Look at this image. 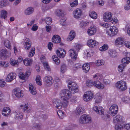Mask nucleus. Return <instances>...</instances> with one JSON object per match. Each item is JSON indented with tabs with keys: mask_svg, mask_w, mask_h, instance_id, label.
<instances>
[{
	"mask_svg": "<svg viewBox=\"0 0 130 130\" xmlns=\"http://www.w3.org/2000/svg\"><path fill=\"white\" fill-rule=\"evenodd\" d=\"M32 42L30 39L28 38H26L24 41V46L25 49L28 50L31 46Z\"/></svg>",
	"mask_w": 130,
	"mask_h": 130,
	"instance_id": "nucleus-16",
	"label": "nucleus"
},
{
	"mask_svg": "<svg viewBox=\"0 0 130 130\" xmlns=\"http://www.w3.org/2000/svg\"><path fill=\"white\" fill-rule=\"evenodd\" d=\"M37 83L39 85H42L41 82V81L40 77L39 76H37L36 78V79Z\"/></svg>",
	"mask_w": 130,
	"mask_h": 130,
	"instance_id": "nucleus-49",
	"label": "nucleus"
},
{
	"mask_svg": "<svg viewBox=\"0 0 130 130\" xmlns=\"http://www.w3.org/2000/svg\"><path fill=\"white\" fill-rule=\"evenodd\" d=\"M6 83L4 80H0V87H4Z\"/></svg>",
	"mask_w": 130,
	"mask_h": 130,
	"instance_id": "nucleus-58",
	"label": "nucleus"
},
{
	"mask_svg": "<svg viewBox=\"0 0 130 130\" xmlns=\"http://www.w3.org/2000/svg\"><path fill=\"white\" fill-rule=\"evenodd\" d=\"M46 30L47 32H49L51 31L52 27L50 26H46L45 27Z\"/></svg>",
	"mask_w": 130,
	"mask_h": 130,
	"instance_id": "nucleus-62",
	"label": "nucleus"
},
{
	"mask_svg": "<svg viewBox=\"0 0 130 130\" xmlns=\"http://www.w3.org/2000/svg\"><path fill=\"white\" fill-rule=\"evenodd\" d=\"M69 52L70 53V56L71 58L75 60L77 58V55L75 53L76 51L75 50L71 49L69 51Z\"/></svg>",
	"mask_w": 130,
	"mask_h": 130,
	"instance_id": "nucleus-27",
	"label": "nucleus"
},
{
	"mask_svg": "<svg viewBox=\"0 0 130 130\" xmlns=\"http://www.w3.org/2000/svg\"><path fill=\"white\" fill-rule=\"evenodd\" d=\"M108 48V46L106 44H104L102 47L100 48V50L101 51H104L107 50Z\"/></svg>",
	"mask_w": 130,
	"mask_h": 130,
	"instance_id": "nucleus-48",
	"label": "nucleus"
},
{
	"mask_svg": "<svg viewBox=\"0 0 130 130\" xmlns=\"http://www.w3.org/2000/svg\"><path fill=\"white\" fill-rule=\"evenodd\" d=\"M55 63L57 65H58L60 63V60L58 59L56 55H54L52 57Z\"/></svg>",
	"mask_w": 130,
	"mask_h": 130,
	"instance_id": "nucleus-40",
	"label": "nucleus"
},
{
	"mask_svg": "<svg viewBox=\"0 0 130 130\" xmlns=\"http://www.w3.org/2000/svg\"><path fill=\"white\" fill-rule=\"evenodd\" d=\"M57 114L59 117L61 119H63L64 117V113L63 111L59 110L57 112Z\"/></svg>",
	"mask_w": 130,
	"mask_h": 130,
	"instance_id": "nucleus-47",
	"label": "nucleus"
},
{
	"mask_svg": "<svg viewBox=\"0 0 130 130\" xmlns=\"http://www.w3.org/2000/svg\"><path fill=\"white\" fill-rule=\"evenodd\" d=\"M35 53V48L33 47L31 48V51L29 53L28 57H32L34 54Z\"/></svg>",
	"mask_w": 130,
	"mask_h": 130,
	"instance_id": "nucleus-44",
	"label": "nucleus"
},
{
	"mask_svg": "<svg viewBox=\"0 0 130 130\" xmlns=\"http://www.w3.org/2000/svg\"><path fill=\"white\" fill-rule=\"evenodd\" d=\"M116 87L120 91H124L127 89L126 84V82L123 80L118 82L115 85Z\"/></svg>",
	"mask_w": 130,
	"mask_h": 130,
	"instance_id": "nucleus-3",
	"label": "nucleus"
},
{
	"mask_svg": "<svg viewBox=\"0 0 130 130\" xmlns=\"http://www.w3.org/2000/svg\"><path fill=\"white\" fill-rule=\"evenodd\" d=\"M57 14L59 16H63L64 15L63 12L61 10H59L57 12Z\"/></svg>",
	"mask_w": 130,
	"mask_h": 130,
	"instance_id": "nucleus-59",
	"label": "nucleus"
},
{
	"mask_svg": "<svg viewBox=\"0 0 130 130\" xmlns=\"http://www.w3.org/2000/svg\"><path fill=\"white\" fill-rule=\"evenodd\" d=\"M112 14L110 12H106L103 15L104 21L106 22L112 21Z\"/></svg>",
	"mask_w": 130,
	"mask_h": 130,
	"instance_id": "nucleus-9",
	"label": "nucleus"
},
{
	"mask_svg": "<svg viewBox=\"0 0 130 130\" xmlns=\"http://www.w3.org/2000/svg\"><path fill=\"white\" fill-rule=\"evenodd\" d=\"M38 26L36 24H34L31 28V30L33 31H36L38 29Z\"/></svg>",
	"mask_w": 130,
	"mask_h": 130,
	"instance_id": "nucleus-63",
	"label": "nucleus"
},
{
	"mask_svg": "<svg viewBox=\"0 0 130 130\" xmlns=\"http://www.w3.org/2000/svg\"><path fill=\"white\" fill-rule=\"evenodd\" d=\"M93 97V94L91 91H88L84 94L83 99L86 102L92 100Z\"/></svg>",
	"mask_w": 130,
	"mask_h": 130,
	"instance_id": "nucleus-8",
	"label": "nucleus"
},
{
	"mask_svg": "<svg viewBox=\"0 0 130 130\" xmlns=\"http://www.w3.org/2000/svg\"><path fill=\"white\" fill-rule=\"evenodd\" d=\"M104 63V62L102 60H98L97 61L96 65L97 66H99L103 65Z\"/></svg>",
	"mask_w": 130,
	"mask_h": 130,
	"instance_id": "nucleus-52",
	"label": "nucleus"
},
{
	"mask_svg": "<svg viewBox=\"0 0 130 130\" xmlns=\"http://www.w3.org/2000/svg\"><path fill=\"white\" fill-rule=\"evenodd\" d=\"M103 116L102 117L103 119L105 121L107 120L110 117L109 115L107 114H106L105 115H102Z\"/></svg>",
	"mask_w": 130,
	"mask_h": 130,
	"instance_id": "nucleus-56",
	"label": "nucleus"
},
{
	"mask_svg": "<svg viewBox=\"0 0 130 130\" xmlns=\"http://www.w3.org/2000/svg\"><path fill=\"white\" fill-rule=\"evenodd\" d=\"M61 97V99L65 103L68 102V101L69 100L71 96L70 91L68 89H64L61 90L60 93Z\"/></svg>",
	"mask_w": 130,
	"mask_h": 130,
	"instance_id": "nucleus-1",
	"label": "nucleus"
},
{
	"mask_svg": "<svg viewBox=\"0 0 130 130\" xmlns=\"http://www.w3.org/2000/svg\"><path fill=\"white\" fill-rule=\"evenodd\" d=\"M82 14V11L79 8H77L74 10L73 12V17L76 19H78L80 18Z\"/></svg>",
	"mask_w": 130,
	"mask_h": 130,
	"instance_id": "nucleus-11",
	"label": "nucleus"
},
{
	"mask_svg": "<svg viewBox=\"0 0 130 130\" xmlns=\"http://www.w3.org/2000/svg\"><path fill=\"white\" fill-rule=\"evenodd\" d=\"M93 110L98 114L101 115L104 114V110L101 106H98L94 107L93 108Z\"/></svg>",
	"mask_w": 130,
	"mask_h": 130,
	"instance_id": "nucleus-14",
	"label": "nucleus"
},
{
	"mask_svg": "<svg viewBox=\"0 0 130 130\" xmlns=\"http://www.w3.org/2000/svg\"><path fill=\"white\" fill-rule=\"evenodd\" d=\"M10 63L13 66H14L15 65H18L19 63L18 61L14 59H13L12 58L10 59Z\"/></svg>",
	"mask_w": 130,
	"mask_h": 130,
	"instance_id": "nucleus-42",
	"label": "nucleus"
},
{
	"mask_svg": "<svg viewBox=\"0 0 130 130\" xmlns=\"http://www.w3.org/2000/svg\"><path fill=\"white\" fill-rule=\"evenodd\" d=\"M53 46V43L51 42H49L48 44V47L49 50H51L52 47Z\"/></svg>",
	"mask_w": 130,
	"mask_h": 130,
	"instance_id": "nucleus-64",
	"label": "nucleus"
},
{
	"mask_svg": "<svg viewBox=\"0 0 130 130\" xmlns=\"http://www.w3.org/2000/svg\"><path fill=\"white\" fill-rule=\"evenodd\" d=\"M82 47L81 45L78 44H76L74 46V47L76 51L78 52L79 51V50Z\"/></svg>",
	"mask_w": 130,
	"mask_h": 130,
	"instance_id": "nucleus-50",
	"label": "nucleus"
},
{
	"mask_svg": "<svg viewBox=\"0 0 130 130\" xmlns=\"http://www.w3.org/2000/svg\"><path fill=\"white\" fill-rule=\"evenodd\" d=\"M45 21L47 25H49L52 23V20L50 17H46L45 19Z\"/></svg>",
	"mask_w": 130,
	"mask_h": 130,
	"instance_id": "nucleus-46",
	"label": "nucleus"
},
{
	"mask_svg": "<svg viewBox=\"0 0 130 130\" xmlns=\"http://www.w3.org/2000/svg\"><path fill=\"white\" fill-rule=\"evenodd\" d=\"M15 73L13 72L10 73L7 76L6 80L7 82H10L16 77Z\"/></svg>",
	"mask_w": 130,
	"mask_h": 130,
	"instance_id": "nucleus-15",
	"label": "nucleus"
},
{
	"mask_svg": "<svg viewBox=\"0 0 130 130\" xmlns=\"http://www.w3.org/2000/svg\"><path fill=\"white\" fill-rule=\"evenodd\" d=\"M7 2L5 0L1 1L0 2V8H2L7 5L8 4Z\"/></svg>",
	"mask_w": 130,
	"mask_h": 130,
	"instance_id": "nucleus-41",
	"label": "nucleus"
},
{
	"mask_svg": "<svg viewBox=\"0 0 130 130\" xmlns=\"http://www.w3.org/2000/svg\"><path fill=\"white\" fill-rule=\"evenodd\" d=\"M108 53L109 56L113 58L116 56V52L112 50H109Z\"/></svg>",
	"mask_w": 130,
	"mask_h": 130,
	"instance_id": "nucleus-39",
	"label": "nucleus"
},
{
	"mask_svg": "<svg viewBox=\"0 0 130 130\" xmlns=\"http://www.w3.org/2000/svg\"><path fill=\"white\" fill-rule=\"evenodd\" d=\"M110 27V28L109 31L106 32L107 34L110 36H113L116 35L118 31L116 27L114 26Z\"/></svg>",
	"mask_w": 130,
	"mask_h": 130,
	"instance_id": "nucleus-10",
	"label": "nucleus"
},
{
	"mask_svg": "<svg viewBox=\"0 0 130 130\" xmlns=\"http://www.w3.org/2000/svg\"><path fill=\"white\" fill-rule=\"evenodd\" d=\"M29 89L30 92L32 94L35 95L36 94L37 92L35 87L31 84L29 85Z\"/></svg>",
	"mask_w": 130,
	"mask_h": 130,
	"instance_id": "nucleus-26",
	"label": "nucleus"
},
{
	"mask_svg": "<svg viewBox=\"0 0 130 130\" xmlns=\"http://www.w3.org/2000/svg\"><path fill=\"white\" fill-rule=\"evenodd\" d=\"M22 106L23 107V109L24 112L28 113L31 111V108L30 106L28 104H25L24 105H21V107Z\"/></svg>",
	"mask_w": 130,
	"mask_h": 130,
	"instance_id": "nucleus-21",
	"label": "nucleus"
},
{
	"mask_svg": "<svg viewBox=\"0 0 130 130\" xmlns=\"http://www.w3.org/2000/svg\"><path fill=\"white\" fill-rule=\"evenodd\" d=\"M124 44L123 45H124L126 47L130 48V42L126 41L125 42H124Z\"/></svg>",
	"mask_w": 130,
	"mask_h": 130,
	"instance_id": "nucleus-61",
	"label": "nucleus"
},
{
	"mask_svg": "<svg viewBox=\"0 0 130 130\" xmlns=\"http://www.w3.org/2000/svg\"><path fill=\"white\" fill-rule=\"evenodd\" d=\"M128 55H130L129 53H125L126 57L123 58L122 60V64L118 66V71L120 72H122L125 67L126 66V64L130 62V58L128 57Z\"/></svg>",
	"mask_w": 130,
	"mask_h": 130,
	"instance_id": "nucleus-2",
	"label": "nucleus"
},
{
	"mask_svg": "<svg viewBox=\"0 0 130 130\" xmlns=\"http://www.w3.org/2000/svg\"><path fill=\"white\" fill-rule=\"evenodd\" d=\"M67 70V67L65 64L61 65V72L62 73L64 72Z\"/></svg>",
	"mask_w": 130,
	"mask_h": 130,
	"instance_id": "nucleus-51",
	"label": "nucleus"
},
{
	"mask_svg": "<svg viewBox=\"0 0 130 130\" xmlns=\"http://www.w3.org/2000/svg\"><path fill=\"white\" fill-rule=\"evenodd\" d=\"M11 110L8 107H4L2 111V115L5 116L8 115L10 112Z\"/></svg>",
	"mask_w": 130,
	"mask_h": 130,
	"instance_id": "nucleus-28",
	"label": "nucleus"
},
{
	"mask_svg": "<svg viewBox=\"0 0 130 130\" xmlns=\"http://www.w3.org/2000/svg\"><path fill=\"white\" fill-rule=\"evenodd\" d=\"M122 116L120 115H117L114 117L113 122L116 124L118 123V122H121L122 120Z\"/></svg>",
	"mask_w": 130,
	"mask_h": 130,
	"instance_id": "nucleus-29",
	"label": "nucleus"
},
{
	"mask_svg": "<svg viewBox=\"0 0 130 130\" xmlns=\"http://www.w3.org/2000/svg\"><path fill=\"white\" fill-rule=\"evenodd\" d=\"M32 128H35L38 130H40V126L38 123H34L33 124Z\"/></svg>",
	"mask_w": 130,
	"mask_h": 130,
	"instance_id": "nucleus-45",
	"label": "nucleus"
},
{
	"mask_svg": "<svg viewBox=\"0 0 130 130\" xmlns=\"http://www.w3.org/2000/svg\"><path fill=\"white\" fill-rule=\"evenodd\" d=\"M61 40L60 37L58 35H54L52 39V42L55 43H59L61 41Z\"/></svg>",
	"mask_w": 130,
	"mask_h": 130,
	"instance_id": "nucleus-25",
	"label": "nucleus"
},
{
	"mask_svg": "<svg viewBox=\"0 0 130 130\" xmlns=\"http://www.w3.org/2000/svg\"><path fill=\"white\" fill-rule=\"evenodd\" d=\"M78 4L77 1L76 0L70 4V6L72 7H73L76 6Z\"/></svg>",
	"mask_w": 130,
	"mask_h": 130,
	"instance_id": "nucleus-57",
	"label": "nucleus"
},
{
	"mask_svg": "<svg viewBox=\"0 0 130 130\" xmlns=\"http://www.w3.org/2000/svg\"><path fill=\"white\" fill-rule=\"evenodd\" d=\"M4 44L6 47L10 49H11V45L9 40L7 39L5 40L4 41Z\"/></svg>",
	"mask_w": 130,
	"mask_h": 130,
	"instance_id": "nucleus-38",
	"label": "nucleus"
},
{
	"mask_svg": "<svg viewBox=\"0 0 130 130\" xmlns=\"http://www.w3.org/2000/svg\"><path fill=\"white\" fill-rule=\"evenodd\" d=\"M86 84L87 86L88 87H90L93 85L94 86V82L93 83L91 80H87L86 82Z\"/></svg>",
	"mask_w": 130,
	"mask_h": 130,
	"instance_id": "nucleus-43",
	"label": "nucleus"
},
{
	"mask_svg": "<svg viewBox=\"0 0 130 130\" xmlns=\"http://www.w3.org/2000/svg\"><path fill=\"white\" fill-rule=\"evenodd\" d=\"M32 61V59L30 58H26L23 61L24 64L26 66H30Z\"/></svg>",
	"mask_w": 130,
	"mask_h": 130,
	"instance_id": "nucleus-35",
	"label": "nucleus"
},
{
	"mask_svg": "<svg viewBox=\"0 0 130 130\" xmlns=\"http://www.w3.org/2000/svg\"><path fill=\"white\" fill-rule=\"evenodd\" d=\"M123 128V126L122 125L119 124H116L115 126V128L116 130H120Z\"/></svg>",
	"mask_w": 130,
	"mask_h": 130,
	"instance_id": "nucleus-53",
	"label": "nucleus"
},
{
	"mask_svg": "<svg viewBox=\"0 0 130 130\" xmlns=\"http://www.w3.org/2000/svg\"><path fill=\"white\" fill-rule=\"evenodd\" d=\"M94 86L99 89H103L105 87L104 84L99 80L94 81Z\"/></svg>",
	"mask_w": 130,
	"mask_h": 130,
	"instance_id": "nucleus-19",
	"label": "nucleus"
},
{
	"mask_svg": "<svg viewBox=\"0 0 130 130\" xmlns=\"http://www.w3.org/2000/svg\"><path fill=\"white\" fill-rule=\"evenodd\" d=\"M14 113L15 116V119L16 120H22L23 117V115L22 112L18 111H15Z\"/></svg>",
	"mask_w": 130,
	"mask_h": 130,
	"instance_id": "nucleus-24",
	"label": "nucleus"
},
{
	"mask_svg": "<svg viewBox=\"0 0 130 130\" xmlns=\"http://www.w3.org/2000/svg\"><path fill=\"white\" fill-rule=\"evenodd\" d=\"M19 74V77L22 79H23L25 78V77H28L29 75L30 74V71H28L27 70V71L26 72L25 75L22 72H20Z\"/></svg>",
	"mask_w": 130,
	"mask_h": 130,
	"instance_id": "nucleus-32",
	"label": "nucleus"
},
{
	"mask_svg": "<svg viewBox=\"0 0 130 130\" xmlns=\"http://www.w3.org/2000/svg\"><path fill=\"white\" fill-rule=\"evenodd\" d=\"M98 42L95 40L90 39L87 42L88 45L91 47H94L96 45L98 44Z\"/></svg>",
	"mask_w": 130,
	"mask_h": 130,
	"instance_id": "nucleus-22",
	"label": "nucleus"
},
{
	"mask_svg": "<svg viewBox=\"0 0 130 130\" xmlns=\"http://www.w3.org/2000/svg\"><path fill=\"white\" fill-rule=\"evenodd\" d=\"M60 51L57 50L56 51V54L60 58H63L66 54V51L63 49H61Z\"/></svg>",
	"mask_w": 130,
	"mask_h": 130,
	"instance_id": "nucleus-20",
	"label": "nucleus"
},
{
	"mask_svg": "<svg viewBox=\"0 0 130 130\" xmlns=\"http://www.w3.org/2000/svg\"><path fill=\"white\" fill-rule=\"evenodd\" d=\"M44 81L46 84H49L50 85L54 83V81L52 78L50 76H45L43 79Z\"/></svg>",
	"mask_w": 130,
	"mask_h": 130,
	"instance_id": "nucleus-18",
	"label": "nucleus"
},
{
	"mask_svg": "<svg viewBox=\"0 0 130 130\" xmlns=\"http://www.w3.org/2000/svg\"><path fill=\"white\" fill-rule=\"evenodd\" d=\"M34 9L31 7H29L26 9L24 11V13L26 15H29L32 14L34 12Z\"/></svg>",
	"mask_w": 130,
	"mask_h": 130,
	"instance_id": "nucleus-30",
	"label": "nucleus"
},
{
	"mask_svg": "<svg viewBox=\"0 0 130 130\" xmlns=\"http://www.w3.org/2000/svg\"><path fill=\"white\" fill-rule=\"evenodd\" d=\"M7 50L6 49H3L0 50V59L3 60L5 59L7 57Z\"/></svg>",
	"mask_w": 130,
	"mask_h": 130,
	"instance_id": "nucleus-13",
	"label": "nucleus"
},
{
	"mask_svg": "<svg viewBox=\"0 0 130 130\" xmlns=\"http://www.w3.org/2000/svg\"><path fill=\"white\" fill-rule=\"evenodd\" d=\"M7 13L5 10H3L1 11L0 14V17L2 19H5L7 17Z\"/></svg>",
	"mask_w": 130,
	"mask_h": 130,
	"instance_id": "nucleus-36",
	"label": "nucleus"
},
{
	"mask_svg": "<svg viewBox=\"0 0 130 130\" xmlns=\"http://www.w3.org/2000/svg\"><path fill=\"white\" fill-rule=\"evenodd\" d=\"M13 93L15 96L18 98H21L24 96L23 91L19 88L14 89L13 90Z\"/></svg>",
	"mask_w": 130,
	"mask_h": 130,
	"instance_id": "nucleus-6",
	"label": "nucleus"
},
{
	"mask_svg": "<svg viewBox=\"0 0 130 130\" xmlns=\"http://www.w3.org/2000/svg\"><path fill=\"white\" fill-rule=\"evenodd\" d=\"M75 33L73 30H71L69 33L68 37L67 38L68 41H70L75 37Z\"/></svg>",
	"mask_w": 130,
	"mask_h": 130,
	"instance_id": "nucleus-33",
	"label": "nucleus"
},
{
	"mask_svg": "<svg viewBox=\"0 0 130 130\" xmlns=\"http://www.w3.org/2000/svg\"><path fill=\"white\" fill-rule=\"evenodd\" d=\"M91 121V117L88 115L84 114L79 118V122L80 123L84 124L89 123Z\"/></svg>",
	"mask_w": 130,
	"mask_h": 130,
	"instance_id": "nucleus-4",
	"label": "nucleus"
},
{
	"mask_svg": "<svg viewBox=\"0 0 130 130\" xmlns=\"http://www.w3.org/2000/svg\"><path fill=\"white\" fill-rule=\"evenodd\" d=\"M84 111L83 107L81 105H79L77 107L75 110V114L77 115H79L82 114Z\"/></svg>",
	"mask_w": 130,
	"mask_h": 130,
	"instance_id": "nucleus-17",
	"label": "nucleus"
},
{
	"mask_svg": "<svg viewBox=\"0 0 130 130\" xmlns=\"http://www.w3.org/2000/svg\"><path fill=\"white\" fill-rule=\"evenodd\" d=\"M101 101V97L100 96H97L96 97L95 102L96 103H99Z\"/></svg>",
	"mask_w": 130,
	"mask_h": 130,
	"instance_id": "nucleus-55",
	"label": "nucleus"
},
{
	"mask_svg": "<svg viewBox=\"0 0 130 130\" xmlns=\"http://www.w3.org/2000/svg\"><path fill=\"white\" fill-rule=\"evenodd\" d=\"M43 63L45 69L49 71H50L51 69L47 63L43 62Z\"/></svg>",
	"mask_w": 130,
	"mask_h": 130,
	"instance_id": "nucleus-54",
	"label": "nucleus"
},
{
	"mask_svg": "<svg viewBox=\"0 0 130 130\" xmlns=\"http://www.w3.org/2000/svg\"><path fill=\"white\" fill-rule=\"evenodd\" d=\"M90 16L92 18L95 19L97 17V15L96 12L94 11H91L90 12L89 14Z\"/></svg>",
	"mask_w": 130,
	"mask_h": 130,
	"instance_id": "nucleus-37",
	"label": "nucleus"
},
{
	"mask_svg": "<svg viewBox=\"0 0 130 130\" xmlns=\"http://www.w3.org/2000/svg\"><path fill=\"white\" fill-rule=\"evenodd\" d=\"M124 39L121 37H120L117 39L115 41V44L117 46L120 45H123L124 44L123 42Z\"/></svg>",
	"mask_w": 130,
	"mask_h": 130,
	"instance_id": "nucleus-23",
	"label": "nucleus"
},
{
	"mask_svg": "<svg viewBox=\"0 0 130 130\" xmlns=\"http://www.w3.org/2000/svg\"><path fill=\"white\" fill-rule=\"evenodd\" d=\"M96 28L92 26L88 31V33L89 35L92 36L96 32Z\"/></svg>",
	"mask_w": 130,
	"mask_h": 130,
	"instance_id": "nucleus-34",
	"label": "nucleus"
},
{
	"mask_svg": "<svg viewBox=\"0 0 130 130\" xmlns=\"http://www.w3.org/2000/svg\"><path fill=\"white\" fill-rule=\"evenodd\" d=\"M123 126L127 130H130V123L124 125Z\"/></svg>",
	"mask_w": 130,
	"mask_h": 130,
	"instance_id": "nucleus-60",
	"label": "nucleus"
},
{
	"mask_svg": "<svg viewBox=\"0 0 130 130\" xmlns=\"http://www.w3.org/2000/svg\"><path fill=\"white\" fill-rule=\"evenodd\" d=\"M68 88L70 90H71L72 93H74L78 91V86L75 82H69L68 83Z\"/></svg>",
	"mask_w": 130,
	"mask_h": 130,
	"instance_id": "nucleus-5",
	"label": "nucleus"
},
{
	"mask_svg": "<svg viewBox=\"0 0 130 130\" xmlns=\"http://www.w3.org/2000/svg\"><path fill=\"white\" fill-rule=\"evenodd\" d=\"M53 103L54 105L58 109H60L61 108L63 103L60 100L54 99L53 100Z\"/></svg>",
	"mask_w": 130,
	"mask_h": 130,
	"instance_id": "nucleus-12",
	"label": "nucleus"
},
{
	"mask_svg": "<svg viewBox=\"0 0 130 130\" xmlns=\"http://www.w3.org/2000/svg\"><path fill=\"white\" fill-rule=\"evenodd\" d=\"M109 110L111 116H113L117 113L118 111V106L116 104H113L110 108Z\"/></svg>",
	"mask_w": 130,
	"mask_h": 130,
	"instance_id": "nucleus-7",
	"label": "nucleus"
},
{
	"mask_svg": "<svg viewBox=\"0 0 130 130\" xmlns=\"http://www.w3.org/2000/svg\"><path fill=\"white\" fill-rule=\"evenodd\" d=\"M82 68L84 72H88L90 68V65L88 63L84 64Z\"/></svg>",
	"mask_w": 130,
	"mask_h": 130,
	"instance_id": "nucleus-31",
	"label": "nucleus"
}]
</instances>
